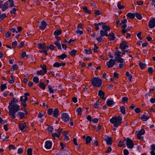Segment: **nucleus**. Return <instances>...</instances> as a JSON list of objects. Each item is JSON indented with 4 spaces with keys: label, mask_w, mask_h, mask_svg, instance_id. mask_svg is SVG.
Returning <instances> with one entry per match:
<instances>
[{
    "label": "nucleus",
    "mask_w": 155,
    "mask_h": 155,
    "mask_svg": "<svg viewBox=\"0 0 155 155\" xmlns=\"http://www.w3.org/2000/svg\"><path fill=\"white\" fill-rule=\"evenodd\" d=\"M18 99L15 97H12L9 101L8 108L9 115L15 119L16 117L15 113L20 110V106L17 104Z\"/></svg>",
    "instance_id": "obj_1"
},
{
    "label": "nucleus",
    "mask_w": 155,
    "mask_h": 155,
    "mask_svg": "<svg viewBox=\"0 0 155 155\" xmlns=\"http://www.w3.org/2000/svg\"><path fill=\"white\" fill-rule=\"evenodd\" d=\"M123 117L120 116L112 117L110 120V122L113 124L114 126L118 127L122 123Z\"/></svg>",
    "instance_id": "obj_2"
},
{
    "label": "nucleus",
    "mask_w": 155,
    "mask_h": 155,
    "mask_svg": "<svg viewBox=\"0 0 155 155\" xmlns=\"http://www.w3.org/2000/svg\"><path fill=\"white\" fill-rule=\"evenodd\" d=\"M92 85L96 87H99L102 84V81L98 78L94 77L91 81Z\"/></svg>",
    "instance_id": "obj_3"
},
{
    "label": "nucleus",
    "mask_w": 155,
    "mask_h": 155,
    "mask_svg": "<svg viewBox=\"0 0 155 155\" xmlns=\"http://www.w3.org/2000/svg\"><path fill=\"white\" fill-rule=\"evenodd\" d=\"M29 95V93L28 92H26L24 94V96L20 97V101L21 102V104L23 105L24 108L27 106L26 102L28 100L27 96Z\"/></svg>",
    "instance_id": "obj_4"
},
{
    "label": "nucleus",
    "mask_w": 155,
    "mask_h": 155,
    "mask_svg": "<svg viewBox=\"0 0 155 155\" xmlns=\"http://www.w3.org/2000/svg\"><path fill=\"white\" fill-rule=\"evenodd\" d=\"M125 144L127 147L129 149H132L134 147L133 141L129 138H127L124 140Z\"/></svg>",
    "instance_id": "obj_5"
},
{
    "label": "nucleus",
    "mask_w": 155,
    "mask_h": 155,
    "mask_svg": "<svg viewBox=\"0 0 155 155\" xmlns=\"http://www.w3.org/2000/svg\"><path fill=\"white\" fill-rule=\"evenodd\" d=\"M61 118L62 120L66 123H68L71 119L68 114L65 113L61 114Z\"/></svg>",
    "instance_id": "obj_6"
},
{
    "label": "nucleus",
    "mask_w": 155,
    "mask_h": 155,
    "mask_svg": "<svg viewBox=\"0 0 155 155\" xmlns=\"http://www.w3.org/2000/svg\"><path fill=\"white\" fill-rule=\"evenodd\" d=\"M121 52L119 51L118 50H116L115 51L114 55V58L117 61L123 59L121 58L122 56L121 55Z\"/></svg>",
    "instance_id": "obj_7"
},
{
    "label": "nucleus",
    "mask_w": 155,
    "mask_h": 155,
    "mask_svg": "<svg viewBox=\"0 0 155 155\" xmlns=\"http://www.w3.org/2000/svg\"><path fill=\"white\" fill-rule=\"evenodd\" d=\"M115 64V61L114 60L110 59L106 63V65L108 68H110L112 67Z\"/></svg>",
    "instance_id": "obj_8"
},
{
    "label": "nucleus",
    "mask_w": 155,
    "mask_h": 155,
    "mask_svg": "<svg viewBox=\"0 0 155 155\" xmlns=\"http://www.w3.org/2000/svg\"><path fill=\"white\" fill-rule=\"evenodd\" d=\"M149 27L150 28H153L155 27V18H153L149 21L148 23Z\"/></svg>",
    "instance_id": "obj_9"
},
{
    "label": "nucleus",
    "mask_w": 155,
    "mask_h": 155,
    "mask_svg": "<svg viewBox=\"0 0 155 155\" xmlns=\"http://www.w3.org/2000/svg\"><path fill=\"white\" fill-rule=\"evenodd\" d=\"M66 65V63L64 62L60 63L58 62L54 63L53 64V67L54 68H58L61 66L64 67Z\"/></svg>",
    "instance_id": "obj_10"
},
{
    "label": "nucleus",
    "mask_w": 155,
    "mask_h": 155,
    "mask_svg": "<svg viewBox=\"0 0 155 155\" xmlns=\"http://www.w3.org/2000/svg\"><path fill=\"white\" fill-rule=\"evenodd\" d=\"M128 47L127 43L125 42L121 43L120 45V48L122 51H124L125 49L128 48Z\"/></svg>",
    "instance_id": "obj_11"
},
{
    "label": "nucleus",
    "mask_w": 155,
    "mask_h": 155,
    "mask_svg": "<svg viewBox=\"0 0 155 155\" xmlns=\"http://www.w3.org/2000/svg\"><path fill=\"white\" fill-rule=\"evenodd\" d=\"M52 142L51 141L47 140L45 143V147L47 149H49L52 147Z\"/></svg>",
    "instance_id": "obj_12"
},
{
    "label": "nucleus",
    "mask_w": 155,
    "mask_h": 155,
    "mask_svg": "<svg viewBox=\"0 0 155 155\" xmlns=\"http://www.w3.org/2000/svg\"><path fill=\"white\" fill-rule=\"evenodd\" d=\"M104 140L106 141L107 144L111 145L112 143L111 138L107 136L106 135L105 136Z\"/></svg>",
    "instance_id": "obj_13"
},
{
    "label": "nucleus",
    "mask_w": 155,
    "mask_h": 155,
    "mask_svg": "<svg viewBox=\"0 0 155 155\" xmlns=\"http://www.w3.org/2000/svg\"><path fill=\"white\" fill-rule=\"evenodd\" d=\"M52 115L55 118H57L58 117L59 115V111L58 108L54 109Z\"/></svg>",
    "instance_id": "obj_14"
},
{
    "label": "nucleus",
    "mask_w": 155,
    "mask_h": 155,
    "mask_svg": "<svg viewBox=\"0 0 155 155\" xmlns=\"http://www.w3.org/2000/svg\"><path fill=\"white\" fill-rule=\"evenodd\" d=\"M118 62L120 63L119 65L117 67L118 68H121L124 67V65L125 64V62L124 61V59H120L119 61H117Z\"/></svg>",
    "instance_id": "obj_15"
},
{
    "label": "nucleus",
    "mask_w": 155,
    "mask_h": 155,
    "mask_svg": "<svg viewBox=\"0 0 155 155\" xmlns=\"http://www.w3.org/2000/svg\"><path fill=\"white\" fill-rule=\"evenodd\" d=\"M149 118V115L146 113L142 114L141 117V119L143 121H147Z\"/></svg>",
    "instance_id": "obj_16"
},
{
    "label": "nucleus",
    "mask_w": 155,
    "mask_h": 155,
    "mask_svg": "<svg viewBox=\"0 0 155 155\" xmlns=\"http://www.w3.org/2000/svg\"><path fill=\"white\" fill-rule=\"evenodd\" d=\"M47 25L46 22L44 21H43L41 23V26H40L39 28L41 30H44Z\"/></svg>",
    "instance_id": "obj_17"
},
{
    "label": "nucleus",
    "mask_w": 155,
    "mask_h": 155,
    "mask_svg": "<svg viewBox=\"0 0 155 155\" xmlns=\"http://www.w3.org/2000/svg\"><path fill=\"white\" fill-rule=\"evenodd\" d=\"M107 102V106L109 107H111L114 104L113 99L111 98L108 99Z\"/></svg>",
    "instance_id": "obj_18"
},
{
    "label": "nucleus",
    "mask_w": 155,
    "mask_h": 155,
    "mask_svg": "<svg viewBox=\"0 0 155 155\" xmlns=\"http://www.w3.org/2000/svg\"><path fill=\"white\" fill-rule=\"evenodd\" d=\"M18 126L19 127L20 130L21 131L23 130L26 127L25 123V122H22L21 123H19Z\"/></svg>",
    "instance_id": "obj_19"
},
{
    "label": "nucleus",
    "mask_w": 155,
    "mask_h": 155,
    "mask_svg": "<svg viewBox=\"0 0 155 155\" xmlns=\"http://www.w3.org/2000/svg\"><path fill=\"white\" fill-rule=\"evenodd\" d=\"M102 27L103 29V30L107 31H108L110 30V27L107 25L105 23H104V24L102 25Z\"/></svg>",
    "instance_id": "obj_20"
},
{
    "label": "nucleus",
    "mask_w": 155,
    "mask_h": 155,
    "mask_svg": "<svg viewBox=\"0 0 155 155\" xmlns=\"http://www.w3.org/2000/svg\"><path fill=\"white\" fill-rule=\"evenodd\" d=\"M127 20L126 19H124L123 20L118 19L116 21L117 25H121L123 23H127Z\"/></svg>",
    "instance_id": "obj_21"
},
{
    "label": "nucleus",
    "mask_w": 155,
    "mask_h": 155,
    "mask_svg": "<svg viewBox=\"0 0 155 155\" xmlns=\"http://www.w3.org/2000/svg\"><path fill=\"white\" fill-rule=\"evenodd\" d=\"M8 2H6L2 5V10L3 12L5 11L8 7Z\"/></svg>",
    "instance_id": "obj_22"
},
{
    "label": "nucleus",
    "mask_w": 155,
    "mask_h": 155,
    "mask_svg": "<svg viewBox=\"0 0 155 155\" xmlns=\"http://www.w3.org/2000/svg\"><path fill=\"white\" fill-rule=\"evenodd\" d=\"M62 33V31L60 29L55 30L54 32V36H57L60 35Z\"/></svg>",
    "instance_id": "obj_23"
},
{
    "label": "nucleus",
    "mask_w": 155,
    "mask_h": 155,
    "mask_svg": "<svg viewBox=\"0 0 155 155\" xmlns=\"http://www.w3.org/2000/svg\"><path fill=\"white\" fill-rule=\"evenodd\" d=\"M48 91L50 94L51 93H53L54 91L56 92L57 91V89H54L52 88L51 86L50 85H48Z\"/></svg>",
    "instance_id": "obj_24"
},
{
    "label": "nucleus",
    "mask_w": 155,
    "mask_h": 155,
    "mask_svg": "<svg viewBox=\"0 0 155 155\" xmlns=\"http://www.w3.org/2000/svg\"><path fill=\"white\" fill-rule=\"evenodd\" d=\"M108 38L110 40H113L115 38L114 33H111L109 34L108 35Z\"/></svg>",
    "instance_id": "obj_25"
},
{
    "label": "nucleus",
    "mask_w": 155,
    "mask_h": 155,
    "mask_svg": "<svg viewBox=\"0 0 155 155\" xmlns=\"http://www.w3.org/2000/svg\"><path fill=\"white\" fill-rule=\"evenodd\" d=\"M107 32L108 31H107L102 30H101L100 31V34H101V35L103 37L105 36H107L108 35Z\"/></svg>",
    "instance_id": "obj_26"
},
{
    "label": "nucleus",
    "mask_w": 155,
    "mask_h": 155,
    "mask_svg": "<svg viewBox=\"0 0 155 155\" xmlns=\"http://www.w3.org/2000/svg\"><path fill=\"white\" fill-rule=\"evenodd\" d=\"M98 95L100 98L102 99H104V93L102 91L100 90L99 91Z\"/></svg>",
    "instance_id": "obj_27"
},
{
    "label": "nucleus",
    "mask_w": 155,
    "mask_h": 155,
    "mask_svg": "<svg viewBox=\"0 0 155 155\" xmlns=\"http://www.w3.org/2000/svg\"><path fill=\"white\" fill-rule=\"evenodd\" d=\"M103 24H104V22H101L97 24L94 23V25L96 30H99L100 29L99 26L102 25Z\"/></svg>",
    "instance_id": "obj_28"
},
{
    "label": "nucleus",
    "mask_w": 155,
    "mask_h": 155,
    "mask_svg": "<svg viewBox=\"0 0 155 155\" xmlns=\"http://www.w3.org/2000/svg\"><path fill=\"white\" fill-rule=\"evenodd\" d=\"M126 16L131 19H133L135 17V14L129 12L127 14Z\"/></svg>",
    "instance_id": "obj_29"
},
{
    "label": "nucleus",
    "mask_w": 155,
    "mask_h": 155,
    "mask_svg": "<svg viewBox=\"0 0 155 155\" xmlns=\"http://www.w3.org/2000/svg\"><path fill=\"white\" fill-rule=\"evenodd\" d=\"M57 57L59 59L64 60L67 57V55L65 54H62L60 55H58Z\"/></svg>",
    "instance_id": "obj_30"
},
{
    "label": "nucleus",
    "mask_w": 155,
    "mask_h": 155,
    "mask_svg": "<svg viewBox=\"0 0 155 155\" xmlns=\"http://www.w3.org/2000/svg\"><path fill=\"white\" fill-rule=\"evenodd\" d=\"M39 86V87L43 90H45L46 88V85L43 82H40Z\"/></svg>",
    "instance_id": "obj_31"
},
{
    "label": "nucleus",
    "mask_w": 155,
    "mask_h": 155,
    "mask_svg": "<svg viewBox=\"0 0 155 155\" xmlns=\"http://www.w3.org/2000/svg\"><path fill=\"white\" fill-rule=\"evenodd\" d=\"M91 140L92 139L90 136H87L85 138V141H86V143L87 144L90 143Z\"/></svg>",
    "instance_id": "obj_32"
},
{
    "label": "nucleus",
    "mask_w": 155,
    "mask_h": 155,
    "mask_svg": "<svg viewBox=\"0 0 155 155\" xmlns=\"http://www.w3.org/2000/svg\"><path fill=\"white\" fill-rule=\"evenodd\" d=\"M120 111L123 114H126V110L124 107L123 106H121L120 107Z\"/></svg>",
    "instance_id": "obj_33"
},
{
    "label": "nucleus",
    "mask_w": 155,
    "mask_h": 155,
    "mask_svg": "<svg viewBox=\"0 0 155 155\" xmlns=\"http://www.w3.org/2000/svg\"><path fill=\"white\" fill-rule=\"evenodd\" d=\"M126 74L129 81H130L132 78V75L130 74L128 71H127L126 72Z\"/></svg>",
    "instance_id": "obj_34"
},
{
    "label": "nucleus",
    "mask_w": 155,
    "mask_h": 155,
    "mask_svg": "<svg viewBox=\"0 0 155 155\" xmlns=\"http://www.w3.org/2000/svg\"><path fill=\"white\" fill-rule=\"evenodd\" d=\"M7 2H8V6L9 8L12 7L14 6V1L13 0H8Z\"/></svg>",
    "instance_id": "obj_35"
},
{
    "label": "nucleus",
    "mask_w": 155,
    "mask_h": 155,
    "mask_svg": "<svg viewBox=\"0 0 155 155\" xmlns=\"http://www.w3.org/2000/svg\"><path fill=\"white\" fill-rule=\"evenodd\" d=\"M69 53L73 57L75 55V54L77 53V51L75 49H74L71 51H69Z\"/></svg>",
    "instance_id": "obj_36"
},
{
    "label": "nucleus",
    "mask_w": 155,
    "mask_h": 155,
    "mask_svg": "<svg viewBox=\"0 0 155 155\" xmlns=\"http://www.w3.org/2000/svg\"><path fill=\"white\" fill-rule=\"evenodd\" d=\"M139 65L141 69H143L146 66V64L145 63L142 62H140Z\"/></svg>",
    "instance_id": "obj_37"
},
{
    "label": "nucleus",
    "mask_w": 155,
    "mask_h": 155,
    "mask_svg": "<svg viewBox=\"0 0 155 155\" xmlns=\"http://www.w3.org/2000/svg\"><path fill=\"white\" fill-rule=\"evenodd\" d=\"M40 67L43 71L45 72V74H46L47 72L46 66L44 64L43 65H41Z\"/></svg>",
    "instance_id": "obj_38"
},
{
    "label": "nucleus",
    "mask_w": 155,
    "mask_h": 155,
    "mask_svg": "<svg viewBox=\"0 0 155 155\" xmlns=\"http://www.w3.org/2000/svg\"><path fill=\"white\" fill-rule=\"evenodd\" d=\"M53 111L54 110L53 108H50L47 110V114L49 115H52Z\"/></svg>",
    "instance_id": "obj_39"
},
{
    "label": "nucleus",
    "mask_w": 155,
    "mask_h": 155,
    "mask_svg": "<svg viewBox=\"0 0 155 155\" xmlns=\"http://www.w3.org/2000/svg\"><path fill=\"white\" fill-rule=\"evenodd\" d=\"M54 43L55 45L57 46L58 49H61V45L60 42H58V41H56L54 42Z\"/></svg>",
    "instance_id": "obj_40"
},
{
    "label": "nucleus",
    "mask_w": 155,
    "mask_h": 155,
    "mask_svg": "<svg viewBox=\"0 0 155 155\" xmlns=\"http://www.w3.org/2000/svg\"><path fill=\"white\" fill-rule=\"evenodd\" d=\"M117 7L119 9H121L124 8V6L123 5L121 4V3L119 2L117 3Z\"/></svg>",
    "instance_id": "obj_41"
},
{
    "label": "nucleus",
    "mask_w": 155,
    "mask_h": 155,
    "mask_svg": "<svg viewBox=\"0 0 155 155\" xmlns=\"http://www.w3.org/2000/svg\"><path fill=\"white\" fill-rule=\"evenodd\" d=\"M18 114L20 119H22L24 117L25 115H26L24 113L22 112H19Z\"/></svg>",
    "instance_id": "obj_42"
},
{
    "label": "nucleus",
    "mask_w": 155,
    "mask_h": 155,
    "mask_svg": "<svg viewBox=\"0 0 155 155\" xmlns=\"http://www.w3.org/2000/svg\"><path fill=\"white\" fill-rule=\"evenodd\" d=\"M18 68V66L17 64H14L12 66V67L11 68V71H14L15 70H17Z\"/></svg>",
    "instance_id": "obj_43"
},
{
    "label": "nucleus",
    "mask_w": 155,
    "mask_h": 155,
    "mask_svg": "<svg viewBox=\"0 0 155 155\" xmlns=\"http://www.w3.org/2000/svg\"><path fill=\"white\" fill-rule=\"evenodd\" d=\"M33 81L35 84L38 83L39 82V78L37 76L34 77L33 78Z\"/></svg>",
    "instance_id": "obj_44"
},
{
    "label": "nucleus",
    "mask_w": 155,
    "mask_h": 155,
    "mask_svg": "<svg viewBox=\"0 0 155 155\" xmlns=\"http://www.w3.org/2000/svg\"><path fill=\"white\" fill-rule=\"evenodd\" d=\"M36 74L37 75H40L41 76H43L45 74L44 72H43L42 71H38L37 72Z\"/></svg>",
    "instance_id": "obj_45"
},
{
    "label": "nucleus",
    "mask_w": 155,
    "mask_h": 155,
    "mask_svg": "<svg viewBox=\"0 0 155 155\" xmlns=\"http://www.w3.org/2000/svg\"><path fill=\"white\" fill-rule=\"evenodd\" d=\"M47 130L51 132V134H52V132L53 130V128L52 126L49 125H48V127L47 129Z\"/></svg>",
    "instance_id": "obj_46"
},
{
    "label": "nucleus",
    "mask_w": 155,
    "mask_h": 155,
    "mask_svg": "<svg viewBox=\"0 0 155 155\" xmlns=\"http://www.w3.org/2000/svg\"><path fill=\"white\" fill-rule=\"evenodd\" d=\"M125 141H120L119 142V143L118 144V146L119 147H122L124 145H125Z\"/></svg>",
    "instance_id": "obj_47"
},
{
    "label": "nucleus",
    "mask_w": 155,
    "mask_h": 155,
    "mask_svg": "<svg viewBox=\"0 0 155 155\" xmlns=\"http://www.w3.org/2000/svg\"><path fill=\"white\" fill-rule=\"evenodd\" d=\"M83 9L85 13H87L88 14L91 13L90 11L88 10L87 7V6H85L83 7Z\"/></svg>",
    "instance_id": "obj_48"
},
{
    "label": "nucleus",
    "mask_w": 155,
    "mask_h": 155,
    "mask_svg": "<svg viewBox=\"0 0 155 155\" xmlns=\"http://www.w3.org/2000/svg\"><path fill=\"white\" fill-rule=\"evenodd\" d=\"M7 88L6 85L5 84H2L1 85L0 88L2 91H3L5 89Z\"/></svg>",
    "instance_id": "obj_49"
},
{
    "label": "nucleus",
    "mask_w": 155,
    "mask_h": 155,
    "mask_svg": "<svg viewBox=\"0 0 155 155\" xmlns=\"http://www.w3.org/2000/svg\"><path fill=\"white\" fill-rule=\"evenodd\" d=\"M52 136L54 139L56 138H58L60 137V135L56 133H52Z\"/></svg>",
    "instance_id": "obj_50"
},
{
    "label": "nucleus",
    "mask_w": 155,
    "mask_h": 155,
    "mask_svg": "<svg viewBox=\"0 0 155 155\" xmlns=\"http://www.w3.org/2000/svg\"><path fill=\"white\" fill-rule=\"evenodd\" d=\"M128 100L127 97H124L122 98V101L124 103H127Z\"/></svg>",
    "instance_id": "obj_51"
},
{
    "label": "nucleus",
    "mask_w": 155,
    "mask_h": 155,
    "mask_svg": "<svg viewBox=\"0 0 155 155\" xmlns=\"http://www.w3.org/2000/svg\"><path fill=\"white\" fill-rule=\"evenodd\" d=\"M135 17H136L138 19L140 20L142 18V16L138 13H135Z\"/></svg>",
    "instance_id": "obj_52"
},
{
    "label": "nucleus",
    "mask_w": 155,
    "mask_h": 155,
    "mask_svg": "<svg viewBox=\"0 0 155 155\" xmlns=\"http://www.w3.org/2000/svg\"><path fill=\"white\" fill-rule=\"evenodd\" d=\"M32 149L31 148H29L27 151V153L28 155H32Z\"/></svg>",
    "instance_id": "obj_53"
},
{
    "label": "nucleus",
    "mask_w": 155,
    "mask_h": 155,
    "mask_svg": "<svg viewBox=\"0 0 155 155\" xmlns=\"http://www.w3.org/2000/svg\"><path fill=\"white\" fill-rule=\"evenodd\" d=\"M11 79L9 81V83L10 84H12L14 82L15 78L12 75L11 76Z\"/></svg>",
    "instance_id": "obj_54"
},
{
    "label": "nucleus",
    "mask_w": 155,
    "mask_h": 155,
    "mask_svg": "<svg viewBox=\"0 0 155 155\" xmlns=\"http://www.w3.org/2000/svg\"><path fill=\"white\" fill-rule=\"evenodd\" d=\"M75 33L78 35H81L83 34V31H82L80 30L79 29H77Z\"/></svg>",
    "instance_id": "obj_55"
},
{
    "label": "nucleus",
    "mask_w": 155,
    "mask_h": 155,
    "mask_svg": "<svg viewBox=\"0 0 155 155\" xmlns=\"http://www.w3.org/2000/svg\"><path fill=\"white\" fill-rule=\"evenodd\" d=\"M145 134V131L143 129H141L137 134H140V135H143Z\"/></svg>",
    "instance_id": "obj_56"
},
{
    "label": "nucleus",
    "mask_w": 155,
    "mask_h": 155,
    "mask_svg": "<svg viewBox=\"0 0 155 155\" xmlns=\"http://www.w3.org/2000/svg\"><path fill=\"white\" fill-rule=\"evenodd\" d=\"M103 38V37L101 35L99 37L96 38V39L98 41V42L100 43L102 41Z\"/></svg>",
    "instance_id": "obj_57"
},
{
    "label": "nucleus",
    "mask_w": 155,
    "mask_h": 155,
    "mask_svg": "<svg viewBox=\"0 0 155 155\" xmlns=\"http://www.w3.org/2000/svg\"><path fill=\"white\" fill-rule=\"evenodd\" d=\"M86 54H89L91 53V49L87 50L86 49L84 50Z\"/></svg>",
    "instance_id": "obj_58"
},
{
    "label": "nucleus",
    "mask_w": 155,
    "mask_h": 155,
    "mask_svg": "<svg viewBox=\"0 0 155 155\" xmlns=\"http://www.w3.org/2000/svg\"><path fill=\"white\" fill-rule=\"evenodd\" d=\"M6 14L5 13H3L2 14L0 15V19L1 20H2L4 18L6 17Z\"/></svg>",
    "instance_id": "obj_59"
},
{
    "label": "nucleus",
    "mask_w": 155,
    "mask_h": 155,
    "mask_svg": "<svg viewBox=\"0 0 155 155\" xmlns=\"http://www.w3.org/2000/svg\"><path fill=\"white\" fill-rule=\"evenodd\" d=\"M25 45L24 42L23 41H21L18 47L19 48H20L23 47Z\"/></svg>",
    "instance_id": "obj_60"
},
{
    "label": "nucleus",
    "mask_w": 155,
    "mask_h": 155,
    "mask_svg": "<svg viewBox=\"0 0 155 155\" xmlns=\"http://www.w3.org/2000/svg\"><path fill=\"white\" fill-rule=\"evenodd\" d=\"M137 137L139 140H142L143 139V137L140 134H137Z\"/></svg>",
    "instance_id": "obj_61"
},
{
    "label": "nucleus",
    "mask_w": 155,
    "mask_h": 155,
    "mask_svg": "<svg viewBox=\"0 0 155 155\" xmlns=\"http://www.w3.org/2000/svg\"><path fill=\"white\" fill-rule=\"evenodd\" d=\"M134 111L136 113L139 114L141 110L139 108L137 107L134 109Z\"/></svg>",
    "instance_id": "obj_62"
},
{
    "label": "nucleus",
    "mask_w": 155,
    "mask_h": 155,
    "mask_svg": "<svg viewBox=\"0 0 155 155\" xmlns=\"http://www.w3.org/2000/svg\"><path fill=\"white\" fill-rule=\"evenodd\" d=\"M17 42L16 41L13 42L12 43V45L14 48H15L17 46Z\"/></svg>",
    "instance_id": "obj_63"
},
{
    "label": "nucleus",
    "mask_w": 155,
    "mask_h": 155,
    "mask_svg": "<svg viewBox=\"0 0 155 155\" xmlns=\"http://www.w3.org/2000/svg\"><path fill=\"white\" fill-rule=\"evenodd\" d=\"M16 11V8H14L10 11V13L12 15L15 14Z\"/></svg>",
    "instance_id": "obj_64"
}]
</instances>
